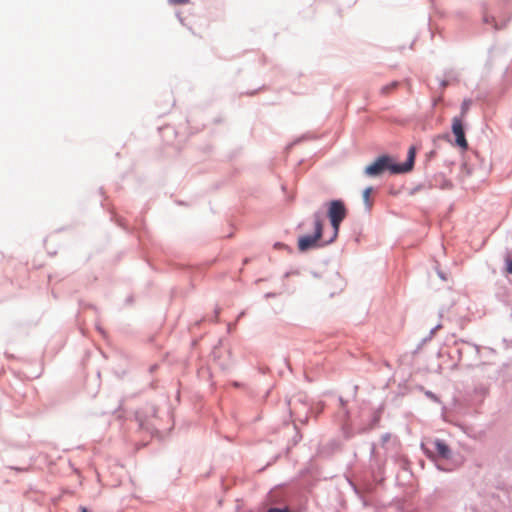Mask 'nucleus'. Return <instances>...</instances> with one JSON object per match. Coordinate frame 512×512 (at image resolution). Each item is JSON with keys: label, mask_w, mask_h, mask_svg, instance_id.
Returning <instances> with one entry per match:
<instances>
[{"label": "nucleus", "mask_w": 512, "mask_h": 512, "mask_svg": "<svg viewBox=\"0 0 512 512\" xmlns=\"http://www.w3.org/2000/svg\"><path fill=\"white\" fill-rule=\"evenodd\" d=\"M416 149L411 146L408 150L407 160L402 164H394L388 155L378 157L373 163L365 168V174L369 177L380 176L384 171L389 170L392 174H401L413 169Z\"/></svg>", "instance_id": "f257e3e1"}, {"label": "nucleus", "mask_w": 512, "mask_h": 512, "mask_svg": "<svg viewBox=\"0 0 512 512\" xmlns=\"http://www.w3.org/2000/svg\"><path fill=\"white\" fill-rule=\"evenodd\" d=\"M327 206V216L332 225L333 233L331 238L326 240L324 244H329L336 239L339 233L340 224L347 216V209L343 201L332 200L327 204Z\"/></svg>", "instance_id": "f03ea898"}, {"label": "nucleus", "mask_w": 512, "mask_h": 512, "mask_svg": "<svg viewBox=\"0 0 512 512\" xmlns=\"http://www.w3.org/2000/svg\"><path fill=\"white\" fill-rule=\"evenodd\" d=\"M313 218L315 233L314 235H305L299 238L298 248L300 251H306L310 248L317 246L318 241L321 239L323 224L320 213H315L313 215Z\"/></svg>", "instance_id": "7ed1b4c3"}, {"label": "nucleus", "mask_w": 512, "mask_h": 512, "mask_svg": "<svg viewBox=\"0 0 512 512\" xmlns=\"http://www.w3.org/2000/svg\"><path fill=\"white\" fill-rule=\"evenodd\" d=\"M452 132H453V134L455 136L456 145L459 146L462 149H467L468 143H467V140L465 138L464 127H463L461 119H459L457 117L453 118V120H452Z\"/></svg>", "instance_id": "20e7f679"}, {"label": "nucleus", "mask_w": 512, "mask_h": 512, "mask_svg": "<svg viewBox=\"0 0 512 512\" xmlns=\"http://www.w3.org/2000/svg\"><path fill=\"white\" fill-rule=\"evenodd\" d=\"M433 446L438 456H440L441 458L448 459L450 457L451 451L445 442L441 440H435L433 442Z\"/></svg>", "instance_id": "39448f33"}, {"label": "nucleus", "mask_w": 512, "mask_h": 512, "mask_svg": "<svg viewBox=\"0 0 512 512\" xmlns=\"http://www.w3.org/2000/svg\"><path fill=\"white\" fill-rule=\"evenodd\" d=\"M371 192H372V188L371 187H368L366 188L364 191H363V201L365 202V204L367 206H371V203H370V195H371Z\"/></svg>", "instance_id": "423d86ee"}, {"label": "nucleus", "mask_w": 512, "mask_h": 512, "mask_svg": "<svg viewBox=\"0 0 512 512\" xmlns=\"http://www.w3.org/2000/svg\"><path fill=\"white\" fill-rule=\"evenodd\" d=\"M397 85H398L397 82H393L390 85H387V86L383 87L382 88V92L383 93H388L389 91L395 89L397 87Z\"/></svg>", "instance_id": "0eeeda50"}, {"label": "nucleus", "mask_w": 512, "mask_h": 512, "mask_svg": "<svg viewBox=\"0 0 512 512\" xmlns=\"http://www.w3.org/2000/svg\"><path fill=\"white\" fill-rule=\"evenodd\" d=\"M506 272L512 274V259L510 258L506 260Z\"/></svg>", "instance_id": "6e6552de"}, {"label": "nucleus", "mask_w": 512, "mask_h": 512, "mask_svg": "<svg viewBox=\"0 0 512 512\" xmlns=\"http://www.w3.org/2000/svg\"><path fill=\"white\" fill-rule=\"evenodd\" d=\"M469 102L468 101H464L463 104H462V115L464 116L466 114V112L468 111L469 109Z\"/></svg>", "instance_id": "1a4fd4ad"}, {"label": "nucleus", "mask_w": 512, "mask_h": 512, "mask_svg": "<svg viewBox=\"0 0 512 512\" xmlns=\"http://www.w3.org/2000/svg\"><path fill=\"white\" fill-rule=\"evenodd\" d=\"M170 3L175 5H183L189 2V0H169Z\"/></svg>", "instance_id": "9d476101"}, {"label": "nucleus", "mask_w": 512, "mask_h": 512, "mask_svg": "<svg viewBox=\"0 0 512 512\" xmlns=\"http://www.w3.org/2000/svg\"><path fill=\"white\" fill-rule=\"evenodd\" d=\"M267 512H289L288 509L270 508Z\"/></svg>", "instance_id": "9b49d317"}, {"label": "nucleus", "mask_w": 512, "mask_h": 512, "mask_svg": "<svg viewBox=\"0 0 512 512\" xmlns=\"http://www.w3.org/2000/svg\"><path fill=\"white\" fill-rule=\"evenodd\" d=\"M81 512H88V510L85 507H81Z\"/></svg>", "instance_id": "f8f14e48"}]
</instances>
